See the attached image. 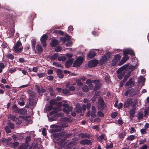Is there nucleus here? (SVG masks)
Instances as JSON below:
<instances>
[{
  "label": "nucleus",
  "mask_w": 149,
  "mask_h": 149,
  "mask_svg": "<svg viewBox=\"0 0 149 149\" xmlns=\"http://www.w3.org/2000/svg\"><path fill=\"white\" fill-rule=\"evenodd\" d=\"M139 93V90L137 88H132L131 89H128L125 92V95L127 96L128 94L130 97H133Z\"/></svg>",
  "instance_id": "obj_1"
},
{
  "label": "nucleus",
  "mask_w": 149,
  "mask_h": 149,
  "mask_svg": "<svg viewBox=\"0 0 149 149\" xmlns=\"http://www.w3.org/2000/svg\"><path fill=\"white\" fill-rule=\"evenodd\" d=\"M22 45V43L20 40L18 41L16 43L15 46L13 47V50L16 53H19L22 52V48L19 47Z\"/></svg>",
  "instance_id": "obj_2"
},
{
  "label": "nucleus",
  "mask_w": 149,
  "mask_h": 149,
  "mask_svg": "<svg viewBox=\"0 0 149 149\" xmlns=\"http://www.w3.org/2000/svg\"><path fill=\"white\" fill-rule=\"evenodd\" d=\"M83 59L82 57L79 58L74 61L73 64V66L75 67H79L82 63Z\"/></svg>",
  "instance_id": "obj_3"
},
{
  "label": "nucleus",
  "mask_w": 149,
  "mask_h": 149,
  "mask_svg": "<svg viewBox=\"0 0 149 149\" xmlns=\"http://www.w3.org/2000/svg\"><path fill=\"white\" fill-rule=\"evenodd\" d=\"M132 108L131 109L130 111V117L131 120H132L134 116L135 113V111L136 110V107H135V104H133L132 105Z\"/></svg>",
  "instance_id": "obj_4"
},
{
  "label": "nucleus",
  "mask_w": 149,
  "mask_h": 149,
  "mask_svg": "<svg viewBox=\"0 0 149 149\" xmlns=\"http://www.w3.org/2000/svg\"><path fill=\"white\" fill-rule=\"evenodd\" d=\"M99 63V61L97 59H93L90 60L88 63V67L93 68L95 67Z\"/></svg>",
  "instance_id": "obj_5"
},
{
  "label": "nucleus",
  "mask_w": 149,
  "mask_h": 149,
  "mask_svg": "<svg viewBox=\"0 0 149 149\" xmlns=\"http://www.w3.org/2000/svg\"><path fill=\"white\" fill-rule=\"evenodd\" d=\"M48 36L45 34H43L41 37L40 40L43 47H45L46 46V40Z\"/></svg>",
  "instance_id": "obj_6"
},
{
  "label": "nucleus",
  "mask_w": 149,
  "mask_h": 149,
  "mask_svg": "<svg viewBox=\"0 0 149 149\" xmlns=\"http://www.w3.org/2000/svg\"><path fill=\"white\" fill-rule=\"evenodd\" d=\"M35 95L33 93L30 94L29 98V104L31 106H33L36 103L34 100Z\"/></svg>",
  "instance_id": "obj_7"
},
{
  "label": "nucleus",
  "mask_w": 149,
  "mask_h": 149,
  "mask_svg": "<svg viewBox=\"0 0 149 149\" xmlns=\"http://www.w3.org/2000/svg\"><path fill=\"white\" fill-rule=\"evenodd\" d=\"M133 102V101H132V99L131 98L127 99L124 104V107L128 108L130 106L132 105Z\"/></svg>",
  "instance_id": "obj_8"
},
{
  "label": "nucleus",
  "mask_w": 149,
  "mask_h": 149,
  "mask_svg": "<svg viewBox=\"0 0 149 149\" xmlns=\"http://www.w3.org/2000/svg\"><path fill=\"white\" fill-rule=\"evenodd\" d=\"M117 74V76L119 79H121L125 74V71H122L120 70L119 71H118V70L116 71Z\"/></svg>",
  "instance_id": "obj_9"
},
{
  "label": "nucleus",
  "mask_w": 149,
  "mask_h": 149,
  "mask_svg": "<svg viewBox=\"0 0 149 149\" xmlns=\"http://www.w3.org/2000/svg\"><path fill=\"white\" fill-rule=\"evenodd\" d=\"M104 102L102 99L100 100L99 101L98 108L101 111H103L104 110Z\"/></svg>",
  "instance_id": "obj_10"
},
{
  "label": "nucleus",
  "mask_w": 149,
  "mask_h": 149,
  "mask_svg": "<svg viewBox=\"0 0 149 149\" xmlns=\"http://www.w3.org/2000/svg\"><path fill=\"white\" fill-rule=\"evenodd\" d=\"M64 133L63 132H59L55 133L53 134V137L54 139H60L64 136Z\"/></svg>",
  "instance_id": "obj_11"
},
{
  "label": "nucleus",
  "mask_w": 149,
  "mask_h": 149,
  "mask_svg": "<svg viewBox=\"0 0 149 149\" xmlns=\"http://www.w3.org/2000/svg\"><path fill=\"white\" fill-rule=\"evenodd\" d=\"M107 60V58L106 55H104L102 56L99 60L100 65L103 64L105 63Z\"/></svg>",
  "instance_id": "obj_12"
},
{
  "label": "nucleus",
  "mask_w": 149,
  "mask_h": 149,
  "mask_svg": "<svg viewBox=\"0 0 149 149\" xmlns=\"http://www.w3.org/2000/svg\"><path fill=\"white\" fill-rule=\"evenodd\" d=\"M81 144L82 145H91L92 142L90 140L84 139L81 140L80 142Z\"/></svg>",
  "instance_id": "obj_13"
},
{
  "label": "nucleus",
  "mask_w": 149,
  "mask_h": 149,
  "mask_svg": "<svg viewBox=\"0 0 149 149\" xmlns=\"http://www.w3.org/2000/svg\"><path fill=\"white\" fill-rule=\"evenodd\" d=\"M19 144V143L17 141H14L13 143L11 142L7 143V145L10 146L12 148H15L17 147Z\"/></svg>",
  "instance_id": "obj_14"
},
{
  "label": "nucleus",
  "mask_w": 149,
  "mask_h": 149,
  "mask_svg": "<svg viewBox=\"0 0 149 149\" xmlns=\"http://www.w3.org/2000/svg\"><path fill=\"white\" fill-rule=\"evenodd\" d=\"M73 62V59L72 58L70 59L67 61L65 63V65L67 68L70 67Z\"/></svg>",
  "instance_id": "obj_15"
},
{
  "label": "nucleus",
  "mask_w": 149,
  "mask_h": 149,
  "mask_svg": "<svg viewBox=\"0 0 149 149\" xmlns=\"http://www.w3.org/2000/svg\"><path fill=\"white\" fill-rule=\"evenodd\" d=\"M132 78H130L129 80L125 84V86H129L132 84L134 85L135 84V81L132 80Z\"/></svg>",
  "instance_id": "obj_16"
},
{
  "label": "nucleus",
  "mask_w": 149,
  "mask_h": 149,
  "mask_svg": "<svg viewBox=\"0 0 149 149\" xmlns=\"http://www.w3.org/2000/svg\"><path fill=\"white\" fill-rule=\"evenodd\" d=\"M9 12L8 16L9 17V18H13L17 16V14L15 11L11 10Z\"/></svg>",
  "instance_id": "obj_17"
},
{
  "label": "nucleus",
  "mask_w": 149,
  "mask_h": 149,
  "mask_svg": "<svg viewBox=\"0 0 149 149\" xmlns=\"http://www.w3.org/2000/svg\"><path fill=\"white\" fill-rule=\"evenodd\" d=\"M96 52L94 51L90 52L87 55V57L90 58H91L96 56Z\"/></svg>",
  "instance_id": "obj_18"
},
{
  "label": "nucleus",
  "mask_w": 149,
  "mask_h": 149,
  "mask_svg": "<svg viewBox=\"0 0 149 149\" xmlns=\"http://www.w3.org/2000/svg\"><path fill=\"white\" fill-rule=\"evenodd\" d=\"M56 72L58 77L60 78H62L63 77V74L62 71L60 69H57Z\"/></svg>",
  "instance_id": "obj_19"
},
{
  "label": "nucleus",
  "mask_w": 149,
  "mask_h": 149,
  "mask_svg": "<svg viewBox=\"0 0 149 149\" xmlns=\"http://www.w3.org/2000/svg\"><path fill=\"white\" fill-rule=\"evenodd\" d=\"M58 44V41L57 40L53 39L50 43L51 46L52 47H55Z\"/></svg>",
  "instance_id": "obj_20"
},
{
  "label": "nucleus",
  "mask_w": 149,
  "mask_h": 149,
  "mask_svg": "<svg viewBox=\"0 0 149 149\" xmlns=\"http://www.w3.org/2000/svg\"><path fill=\"white\" fill-rule=\"evenodd\" d=\"M60 116L59 114H55L54 116L49 118V119L50 121L52 122L54 120H56L57 118L58 117Z\"/></svg>",
  "instance_id": "obj_21"
},
{
  "label": "nucleus",
  "mask_w": 149,
  "mask_h": 149,
  "mask_svg": "<svg viewBox=\"0 0 149 149\" xmlns=\"http://www.w3.org/2000/svg\"><path fill=\"white\" fill-rule=\"evenodd\" d=\"M8 118L9 119L13 121H15L16 119L18 120V118L16 117V116L14 115H9L8 116Z\"/></svg>",
  "instance_id": "obj_22"
},
{
  "label": "nucleus",
  "mask_w": 149,
  "mask_h": 149,
  "mask_svg": "<svg viewBox=\"0 0 149 149\" xmlns=\"http://www.w3.org/2000/svg\"><path fill=\"white\" fill-rule=\"evenodd\" d=\"M8 126V127L10 129L13 130L15 128V126L13 123L10 122L9 120L7 122Z\"/></svg>",
  "instance_id": "obj_23"
},
{
  "label": "nucleus",
  "mask_w": 149,
  "mask_h": 149,
  "mask_svg": "<svg viewBox=\"0 0 149 149\" xmlns=\"http://www.w3.org/2000/svg\"><path fill=\"white\" fill-rule=\"evenodd\" d=\"M138 119L140 120L143 118V114L141 111H139L137 114Z\"/></svg>",
  "instance_id": "obj_24"
},
{
  "label": "nucleus",
  "mask_w": 149,
  "mask_h": 149,
  "mask_svg": "<svg viewBox=\"0 0 149 149\" xmlns=\"http://www.w3.org/2000/svg\"><path fill=\"white\" fill-rule=\"evenodd\" d=\"M58 56V53H55L53 55L49 57V59L51 60H56Z\"/></svg>",
  "instance_id": "obj_25"
},
{
  "label": "nucleus",
  "mask_w": 149,
  "mask_h": 149,
  "mask_svg": "<svg viewBox=\"0 0 149 149\" xmlns=\"http://www.w3.org/2000/svg\"><path fill=\"white\" fill-rule=\"evenodd\" d=\"M102 85L101 84H96L93 89L94 91H96L98 90L101 87Z\"/></svg>",
  "instance_id": "obj_26"
},
{
  "label": "nucleus",
  "mask_w": 149,
  "mask_h": 149,
  "mask_svg": "<svg viewBox=\"0 0 149 149\" xmlns=\"http://www.w3.org/2000/svg\"><path fill=\"white\" fill-rule=\"evenodd\" d=\"M32 47L33 49H35V45L36 43V40L35 39H33L31 40Z\"/></svg>",
  "instance_id": "obj_27"
},
{
  "label": "nucleus",
  "mask_w": 149,
  "mask_h": 149,
  "mask_svg": "<svg viewBox=\"0 0 149 149\" xmlns=\"http://www.w3.org/2000/svg\"><path fill=\"white\" fill-rule=\"evenodd\" d=\"M49 104L52 106L55 105L57 104V101L55 99L51 100L49 101Z\"/></svg>",
  "instance_id": "obj_28"
},
{
  "label": "nucleus",
  "mask_w": 149,
  "mask_h": 149,
  "mask_svg": "<svg viewBox=\"0 0 149 149\" xmlns=\"http://www.w3.org/2000/svg\"><path fill=\"white\" fill-rule=\"evenodd\" d=\"M128 67V65L125 64L123 65V66L120 67V68L118 69V71H119L120 70H121L122 71H126V69Z\"/></svg>",
  "instance_id": "obj_29"
},
{
  "label": "nucleus",
  "mask_w": 149,
  "mask_h": 149,
  "mask_svg": "<svg viewBox=\"0 0 149 149\" xmlns=\"http://www.w3.org/2000/svg\"><path fill=\"white\" fill-rule=\"evenodd\" d=\"M128 67V65L125 64L123 65V66L120 67V68L118 69V71H119L120 70H121L122 71H126V69Z\"/></svg>",
  "instance_id": "obj_30"
},
{
  "label": "nucleus",
  "mask_w": 149,
  "mask_h": 149,
  "mask_svg": "<svg viewBox=\"0 0 149 149\" xmlns=\"http://www.w3.org/2000/svg\"><path fill=\"white\" fill-rule=\"evenodd\" d=\"M128 67V65L125 64L123 65V66L120 67V68L118 69V71H119L120 70H121L122 71H126V69Z\"/></svg>",
  "instance_id": "obj_31"
},
{
  "label": "nucleus",
  "mask_w": 149,
  "mask_h": 149,
  "mask_svg": "<svg viewBox=\"0 0 149 149\" xmlns=\"http://www.w3.org/2000/svg\"><path fill=\"white\" fill-rule=\"evenodd\" d=\"M36 49L39 52H41L42 51V48L41 46L39 44L37 45L36 46Z\"/></svg>",
  "instance_id": "obj_32"
},
{
  "label": "nucleus",
  "mask_w": 149,
  "mask_h": 149,
  "mask_svg": "<svg viewBox=\"0 0 149 149\" xmlns=\"http://www.w3.org/2000/svg\"><path fill=\"white\" fill-rule=\"evenodd\" d=\"M135 138V136L133 135H130L128 136L127 138L126 139L127 140L130 141L133 140Z\"/></svg>",
  "instance_id": "obj_33"
},
{
  "label": "nucleus",
  "mask_w": 149,
  "mask_h": 149,
  "mask_svg": "<svg viewBox=\"0 0 149 149\" xmlns=\"http://www.w3.org/2000/svg\"><path fill=\"white\" fill-rule=\"evenodd\" d=\"M80 136L82 138H87L89 137L90 135L86 133H81V134Z\"/></svg>",
  "instance_id": "obj_34"
},
{
  "label": "nucleus",
  "mask_w": 149,
  "mask_h": 149,
  "mask_svg": "<svg viewBox=\"0 0 149 149\" xmlns=\"http://www.w3.org/2000/svg\"><path fill=\"white\" fill-rule=\"evenodd\" d=\"M66 60V57L65 56H60L58 57V61H64Z\"/></svg>",
  "instance_id": "obj_35"
},
{
  "label": "nucleus",
  "mask_w": 149,
  "mask_h": 149,
  "mask_svg": "<svg viewBox=\"0 0 149 149\" xmlns=\"http://www.w3.org/2000/svg\"><path fill=\"white\" fill-rule=\"evenodd\" d=\"M128 54H130L131 56H133L135 55V53L134 51L131 49H128Z\"/></svg>",
  "instance_id": "obj_36"
},
{
  "label": "nucleus",
  "mask_w": 149,
  "mask_h": 149,
  "mask_svg": "<svg viewBox=\"0 0 149 149\" xmlns=\"http://www.w3.org/2000/svg\"><path fill=\"white\" fill-rule=\"evenodd\" d=\"M67 139V137H66L65 135H64V136L63 138V139H61L59 141V144H62Z\"/></svg>",
  "instance_id": "obj_37"
},
{
  "label": "nucleus",
  "mask_w": 149,
  "mask_h": 149,
  "mask_svg": "<svg viewBox=\"0 0 149 149\" xmlns=\"http://www.w3.org/2000/svg\"><path fill=\"white\" fill-rule=\"evenodd\" d=\"M53 65L54 66H56L58 67H61L62 68H63V67L60 64L58 63L57 62H54L53 63Z\"/></svg>",
  "instance_id": "obj_38"
},
{
  "label": "nucleus",
  "mask_w": 149,
  "mask_h": 149,
  "mask_svg": "<svg viewBox=\"0 0 149 149\" xmlns=\"http://www.w3.org/2000/svg\"><path fill=\"white\" fill-rule=\"evenodd\" d=\"M126 133L125 132H122L120 134L119 138L121 139H123L126 135Z\"/></svg>",
  "instance_id": "obj_39"
},
{
  "label": "nucleus",
  "mask_w": 149,
  "mask_h": 149,
  "mask_svg": "<svg viewBox=\"0 0 149 149\" xmlns=\"http://www.w3.org/2000/svg\"><path fill=\"white\" fill-rule=\"evenodd\" d=\"M54 32L57 34H59L61 35H63L64 34L63 32L60 30H55Z\"/></svg>",
  "instance_id": "obj_40"
},
{
  "label": "nucleus",
  "mask_w": 149,
  "mask_h": 149,
  "mask_svg": "<svg viewBox=\"0 0 149 149\" xmlns=\"http://www.w3.org/2000/svg\"><path fill=\"white\" fill-rule=\"evenodd\" d=\"M62 92L64 94H69L70 93L69 90L66 88L63 89L62 90Z\"/></svg>",
  "instance_id": "obj_41"
},
{
  "label": "nucleus",
  "mask_w": 149,
  "mask_h": 149,
  "mask_svg": "<svg viewBox=\"0 0 149 149\" xmlns=\"http://www.w3.org/2000/svg\"><path fill=\"white\" fill-rule=\"evenodd\" d=\"M120 58L121 56L119 54H118L115 56L113 58L117 60V61H119L120 60Z\"/></svg>",
  "instance_id": "obj_42"
},
{
  "label": "nucleus",
  "mask_w": 149,
  "mask_h": 149,
  "mask_svg": "<svg viewBox=\"0 0 149 149\" xmlns=\"http://www.w3.org/2000/svg\"><path fill=\"white\" fill-rule=\"evenodd\" d=\"M82 90L83 91L87 92L89 91V88L86 85H84L83 86Z\"/></svg>",
  "instance_id": "obj_43"
},
{
  "label": "nucleus",
  "mask_w": 149,
  "mask_h": 149,
  "mask_svg": "<svg viewBox=\"0 0 149 149\" xmlns=\"http://www.w3.org/2000/svg\"><path fill=\"white\" fill-rule=\"evenodd\" d=\"M135 66L130 65L129 66L128 68L127 69L130 71V72H132V71L134 70L135 68Z\"/></svg>",
  "instance_id": "obj_44"
},
{
  "label": "nucleus",
  "mask_w": 149,
  "mask_h": 149,
  "mask_svg": "<svg viewBox=\"0 0 149 149\" xmlns=\"http://www.w3.org/2000/svg\"><path fill=\"white\" fill-rule=\"evenodd\" d=\"M27 148V147L26 145L24 143H22L19 149H26Z\"/></svg>",
  "instance_id": "obj_45"
},
{
  "label": "nucleus",
  "mask_w": 149,
  "mask_h": 149,
  "mask_svg": "<svg viewBox=\"0 0 149 149\" xmlns=\"http://www.w3.org/2000/svg\"><path fill=\"white\" fill-rule=\"evenodd\" d=\"M53 106L50 104L49 106H48L46 108V109L48 111H50L53 108Z\"/></svg>",
  "instance_id": "obj_46"
},
{
  "label": "nucleus",
  "mask_w": 149,
  "mask_h": 149,
  "mask_svg": "<svg viewBox=\"0 0 149 149\" xmlns=\"http://www.w3.org/2000/svg\"><path fill=\"white\" fill-rule=\"evenodd\" d=\"M5 130L6 132L8 133H10L11 132V130L10 128L8 126H6L5 127Z\"/></svg>",
  "instance_id": "obj_47"
},
{
  "label": "nucleus",
  "mask_w": 149,
  "mask_h": 149,
  "mask_svg": "<svg viewBox=\"0 0 149 149\" xmlns=\"http://www.w3.org/2000/svg\"><path fill=\"white\" fill-rule=\"evenodd\" d=\"M76 111L79 113H81L82 111L81 107L80 106L77 107L76 108Z\"/></svg>",
  "instance_id": "obj_48"
},
{
  "label": "nucleus",
  "mask_w": 149,
  "mask_h": 149,
  "mask_svg": "<svg viewBox=\"0 0 149 149\" xmlns=\"http://www.w3.org/2000/svg\"><path fill=\"white\" fill-rule=\"evenodd\" d=\"M12 109L14 110V111L15 112H17L18 111V109L15 104H13L12 107Z\"/></svg>",
  "instance_id": "obj_49"
},
{
  "label": "nucleus",
  "mask_w": 149,
  "mask_h": 149,
  "mask_svg": "<svg viewBox=\"0 0 149 149\" xmlns=\"http://www.w3.org/2000/svg\"><path fill=\"white\" fill-rule=\"evenodd\" d=\"M118 61L117 60H115L114 59H113L111 63V65L113 66H115L117 63L118 62Z\"/></svg>",
  "instance_id": "obj_50"
},
{
  "label": "nucleus",
  "mask_w": 149,
  "mask_h": 149,
  "mask_svg": "<svg viewBox=\"0 0 149 149\" xmlns=\"http://www.w3.org/2000/svg\"><path fill=\"white\" fill-rule=\"evenodd\" d=\"M76 82L77 83V85L79 87L83 85V83L80 80H76Z\"/></svg>",
  "instance_id": "obj_51"
},
{
  "label": "nucleus",
  "mask_w": 149,
  "mask_h": 149,
  "mask_svg": "<svg viewBox=\"0 0 149 149\" xmlns=\"http://www.w3.org/2000/svg\"><path fill=\"white\" fill-rule=\"evenodd\" d=\"M21 101H18L17 103L20 106H23L25 104V102L23 101V99L21 100Z\"/></svg>",
  "instance_id": "obj_52"
},
{
  "label": "nucleus",
  "mask_w": 149,
  "mask_h": 149,
  "mask_svg": "<svg viewBox=\"0 0 149 149\" xmlns=\"http://www.w3.org/2000/svg\"><path fill=\"white\" fill-rule=\"evenodd\" d=\"M118 115V113L116 112H113L111 114V117L112 118H115Z\"/></svg>",
  "instance_id": "obj_53"
},
{
  "label": "nucleus",
  "mask_w": 149,
  "mask_h": 149,
  "mask_svg": "<svg viewBox=\"0 0 149 149\" xmlns=\"http://www.w3.org/2000/svg\"><path fill=\"white\" fill-rule=\"evenodd\" d=\"M62 48L61 47L58 46L56 47L55 48V51L56 52H60Z\"/></svg>",
  "instance_id": "obj_54"
},
{
  "label": "nucleus",
  "mask_w": 149,
  "mask_h": 149,
  "mask_svg": "<svg viewBox=\"0 0 149 149\" xmlns=\"http://www.w3.org/2000/svg\"><path fill=\"white\" fill-rule=\"evenodd\" d=\"M125 74L126 73V74L125 75L127 76H128V77H129L131 75L132 72H130V71L128 70L127 69L126 70V71H125Z\"/></svg>",
  "instance_id": "obj_55"
},
{
  "label": "nucleus",
  "mask_w": 149,
  "mask_h": 149,
  "mask_svg": "<svg viewBox=\"0 0 149 149\" xmlns=\"http://www.w3.org/2000/svg\"><path fill=\"white\" fill-rule=\"evenodd\" d=\"M37 75L39 78H41V77H42L45 76V73H42V72H41L40 73H38L37 74Z\"/></svg>",
  "instance_id": "obj_56"
},
{
  "label": "nucleus",
  "mask_w": 149,
  "mask_h": 149,
  "mask_svg": "<svg viewBox=\"0 0 149 149\" xmlns=\"http://www.w3.org/2000/svg\"><path fill=\"white\" fill-rule=\"evenodd\" d=\"M129 58V57L128 56H124L122 60L125 63L127 60H128Z\"/></svg>",
  "instance_id": "obj_57"
},
{
  "label": "nucleus",
  "mask_w": 149,
  "mask_h": 149,
  "mask_svg": "<svg viewBox=\"0 0 149 149\" xmlns=\"http://www.w3.org/2000/svg\"><path fill=\"white\" fill-rule=\"evenodd\" d=\"M97 115L99 117H103L104 116V113L101 111H98L97 113Z\"/></svg>",
  "instance_id": "obj_58"
},
{
  "label": "nucleus",
  "mask_w": 149,
  "mask_h": 149,
  "mask_svg": "<svg viewBox=\"0 0 149 149\" xmlns=\"http://www.w3.org/2000/svg\"><path fill=\"white\" fill-rule=\"evenodd\" d=\"M7 57L11 60H13L14 58L13 55L11 54H8Z\"/></svg>",
  "instance_id": "obj_59"
},
{
  "label": "nucleus",
  "mask_w": 149,
  "mask_h": 149,
  "mask_svg": "<svg viewBox=\"0 0 149 149\" xmlns=\"http://www.w3.org/2000/svg\"><path fill=\"white\" fill-rule=\"evenodd\" d=\"M60 41L61 42H63V43H65L66 42H67L65 37H61L60 38Z\"/></svg>",
  "instance_id": "obj_60"
},
{
  "label": "nucleus",
  "mask_w": 149,
  "mask_h": 149,
  "mask_svg": "<svg viewBox=\"0 0 149 149\" xmlns=\"http://www.w3.org/2000/svg\"><path fill=\"white\" fill-rule=\"evenodd\" d=\"M141 132L142 134H145L147 132L146 130V129L142 128L141 130Z\"/></svg>",
  "instance_id": "obj_61"
},
{
  "label": "nucleus",
  "mask_w": 149,
  "mask_h": 149,
  "mask_svg": "<svg viewBox=\"0 0 149 149\" xmlns=\"http://www.w3.org/2000/svg\"><path fill=\"white\" fill-rule=\"evenodd\" d=\"M3 8L4 10H8L10 12L11 10L10 9V8L8 6H5L3 7Z\"/></svg>",
  "instance_id": "obj_62"
},
{
  "label": "nucleus",
  "mask_w": 149,
  "mask_h": 149,
  "mask_svg": "<svg viewBox=\"0 0 149 149\" xmlns=\"http://www.w3.org/2000/svg\"><path fill=\"white\" fill-rule=\"evenodd\" d=\"M139 81L141 82H144L145 81V78L142 76H141L139 78Z\"/></svg>",
  "instance_id": "obj_63"
},
{
  "label": "nucleus",
  "mask_w": 149,
  "mask_h": 149,
  "mask_svg": "<svg viewBox=\"0 0 149 149\" xmlns=\"http://www.w3.org/2000/svg\"><path fill=\"white\" fill-rule=\"evenodd\" d=\"M96 112L91 111V116L93 118H95L96 116Z\"/></svg>",
  "instance_id": "obj_64"
}]
</instances>
